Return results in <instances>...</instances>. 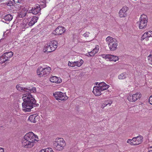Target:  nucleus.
I'll list each match as a JSON object with an SVG mask.
<instances>
[{"label":"nucleus","instance_id":"a211bd4d","mask_svg":"<svg viewBox=\"0 0 152 152\" xmlns=\"http://www.w3.org/2000/svg\"><path fill=\"white\" fill-rule=\"evenodd\" d=\"M39 119V116L36 114H33L30 115L28 118V120L31 122L36 123Z\"/></svg>","mask_w":152,"mask_h":152},{"label":"nucleus","instance_id":"f03ea898","mask_svg":"<svg viewBox=\"0 0 152 152\" xmlns=\"http://www.w3.org/2000/svg\"><path fill=\"white\" fill-rule=\"evenodd\" d=\"M51 71V68L48 66H40L37 68V73L39 77H46L50 73Z\"/></svg>","mask_w":152,"mask_h":152},{"label":"nucleus","instance_id":"e433bc0d","mask_svg":"<svg viewBox=\"0 0 152 152\" xmlns=\"http://www.w3.org/2000/svg\"><path fill=\"white\" fill-rule=\"evenodd\" d=\"M90 34V33L88 32H86L85 33H84L83 34V36L85 37H88L89 36V35Z\"/></svg>","mask_w":152,"mask_h":152},{"label":"nucleus","instance_id":"cd10ccee","mask_svg":"<svg viewBox=\"0 0 152 152\" xmlns=\"http://www.w3.org/2000/svg\"><path fill=\"white\" fill-rule=\"evenodd\" d=\"M12 18V16L10 14H8L5 16L4 18V19L6 21H10Z\"/></svg>","mask_w":152,"mask_h":152},{"label":"nucleus","instance_id":"49530a36","mask_svg":"<svg viewBox=\"0 0 152 152\" xmlns=\"http://www.w3.org/2000/svg\"><path fill=\"white\" fill-rule=\"evenodd\" d=\"M111 103H107V104H106V106H107V105H108L109 106H110L111 105Z\"/></svg>","mask_w":152,"mask_h":152},{"label":"nucleus","instance_id":"393cba45","mask_svg":"<svg viewBox=\"0 0 152 152\" xmlns=\"http://www.w3.org/2000/svg\"><path fill=\"white\" fill-rule=\"evenodd\" d=\"M29 20L28 19H24L23 21L22 26L23 27L27 28L30 26L29 24Z\"/></svg>","mask_w":152,"mask_h":152},{"label":"nucleus","instance_id":"a18cd8bd","mask_svg":"<svg viewBox=\"0 0 152 152\" xmlns=\"http://www.w3.org/2000/svg\"><path fill=\"white\" fill-rule=\"evenodd\" d=\"M99 152H104V151L103 149L100 150Z\"/></svg>","mask_w":152,"mask_h":152},{"label":"nucleus","instance_id":"f704fd0d","mask_svg":"<svg viewBox=\"0 0 152 152\" xmlns=\"http://www.w3.org/2000/svg\"><path fill=\"white\" fill-rule=\"evenodd\" d=\"M75 61L73 62H71L70 61H69V63H68V65L69 66L72 67H74L76 66L75 64Z\"/></svg>","mask_w":152,"mask_h":152},{"label":"nucleus","instance_id":"9d476101","mask_svg":"<svg viewBox=\"0 0 152 152\" xmlns=\"http://www.w3.org/2000/svg\"><path fill=\"white\" fill-rule=\"evenodd\" d=\"M66 31L65 27L62 26H58L54 30L52 34L55 35H60L64 33Z\"/></svg>","mask_w":152,"mask_h":152},{"label":"nucleus","instance_id":"5701e85b","mask_svg":"<svg viewBox=\"0 0 152 152\" xmlns=\"http://www.w3.org/2000/svg\"><path fill=\"white\" fill-rule=\"evenodd\" d=\"M16 88L18 90L21 92L24 91L26 93V91L28 90L27 88L21 86L20 85V84L17 85L16 86Z\"/></svg>","mask_w":152,"mask_h":152},{"label":"nucleus","instance_id":"a19ab883","mask_svg":"<svg viewBox=\"0 0 152 152\" xmlns=\"http://www.w3.org/2000/svg\"><path fill=\"white\" fill-rule=\"evenodd\" d=\"M148 34L149 35V37H152V31H148Z\"/></svg>","mask_w":152,"mask_h":152},{"label":"nucleus","instance_id":"b1692460","mask_svg":"<svg viewBox=\"0 0 152 152\" xmlns=\"http://www.w3.org/2000/svg\"><path fill=\"white\" fill-rule=\"evenodd\" d=\"M38 19V18L36 16L33 17L31 19V21L29 22V24L30 26L33 25L36 23Z\"/></svg>","mask_w":152,"mask_h":152},{"label":"nucleus","instance_id":"20e7f679","mask_svg":"<svg viewBox=\"0 0 152 152\" xmlns=\"http://www.w3.org/2000/svg\"><path fill=\"white\" fill-rule=\"evenodd\" d=\"M66 146V142L62 138H57L53 142V146L57 151L62 150Z\"/></svg>","mask_w":152,"mask_h":152},{"label":"nucleus","instance_id":"dca6fc26","mask_svg":"<svg viewBox=\"0 0 152 152\" xmlns=\"http://www.w3.org/2000/svg\"><path fill=\"white\" fill-rule=\"evenodd\" d=\"M101 91H102L101 88L99 86H95L93 88L92 92L95 96H99L101 95Z\"/></svg>","mask_w":152,"mask_h":152},{"label":"nucleus","instance_id":"72a5a7b5","mask_svg":"<svg viewBox=\"0 0 152 152\" xmlns=\"http://www.w3.org/2000/svg\"><path fill=\"white\" fill-rule=\"evenodd\" d=\"M147 58L149 63L152 65V54H150L148 56Z\"/></svg>","mask_w":152,"mask_h":152},{"label":"nucleus","instance_id":"423d86ee","mask_svg":"<svg viewBox=\"0 0 152 152\" xmlns=\"http://www.w3.org/2000/svg\"><path fill=\"white\" fill-rule=\"evenodd\" d=\"M148 18L147 16L145 14L141 15L139 21L137 22L139 27L140 29L145 28L147 26Z\"/></svg>","mask_w":152,"mask_h":152},{"label":"nucleus","instance_id":"2eb2a0df","mask_svg":"<svg viewBox=\"0 0 152 152\" xmlns=\"http://www.w3.org/2000/svg\"><path fill=\"white\" fill-rule=\"evenodd\" d=\"M28 10V7H27L22 8L20 12L18 15L19 17L20 18L24 17L26 15Z\"/></svg>","mask_w":152,"mask_h":152},{"label":"nucleus","instance_id":"2f4dec72","mask_svg":"<svg viewBox=\"0 0 152 152\" xmlns=\"http://www.w3.org/2000/svg\"><path fill=\"white\" fill-rule=\"evenodd\" d=\"M149 35L148 32H145L142 35L141 37V40H144L146 38L149 37Z\"/></svg>","mask_w":152,"mask_h":152},{"label":"nucleus","instance_id":"c85d7f7f","mask_svg":"<svg viewBox=\"0 0 152 152\" xmlns=\"http://www.w3.org/2000/svg\"><path fill=\"white\" fill-rule=\"evenodd\" d=\"M75 66L77 67L81 66L83 63V61L82 59L75 61Z\"/></svg>","mask_w":152,"mask_h":152},{"label":"nucleus","instance_id":"7c9ffc66","mask_svg":"<svg viewBox=\"0 0 152 152\" xmlns=\"http://www.w3.org/2000/svg\"><path fill=\"white\" fill-rule=\"evenodd\" d=\"M39 152H54L51 148H47L46 149L41 150Z\"/></svg>","mask_w":152,"mask_h":152},{"label":"nucleus","instance_id":"4468645a","mask_svg":"<svg viewBox=\"0 0 152 152\" xmlns=\"http://www.w3.org/2000/svg\"><path fill=\"white\" fill-rule=\"evenodd\" d=\"M41 8L39 5L36 4L35 6L32 7L31 9L28 12L29 13H32L33 14L36 15L40 12Z\"/></svg>","mask_w":152,"mask_h":152},{"label":"nucleus","instance_id":"a878e982","mask_svg":"<svg viewBox=\"0 0 152 152\" xmlns=\"http://www.w3.org/2000/svg\"><path fill=\"white\" fill-rule=\"evenodd\" d=\"M28 90L26 91V93H35L36 92V88L34 87H32V88H30L29 87L28 88H27Z\"/></svg>","mask_w":152,"mask_h":152},{"label":"nucleus","instance_id":"ea45409f","mask_svg":"<svg viewBox=\"0 0 152 152\" xmlns=\"http://www.w3.org/2000/svg\"><path fill=\"white\" fill-rule=\"evenodd\" d=\"M15 2V4L19 3H20L21 2L22 0H14Z\"/></svg>","mask_w":152,"mask_h":152},{"label":"nucleus","instance_id":"0eeeda50","mask_svg":"<svg viewBox=\"0 0 152 152\" xmlns=\"http://www.w3.org/2000/svg\"><path fill=\"white\" fill-rule=\"evenodd\" d=\"M142 139L143 137L142 136H139L134 137L132 139L128 140L127 142L132 145H136L140 144L142 141Z\"/></svg>","mask_w":152,"mask_h":152},{"label":"nucleus","instance_id":"f257e3e1","mask_svg":"<svg viewBox=\"0 0 152 152\" xmlns=\"http://www.w3.org/2000/svg\"><path fill=\"white\" fill-rule=\"evenodd\" d=\"M22 98L23 101L22 104L23 110L25 112L30 111L36 104L35 99L31 94L27 93L23 95Z\"/></svg>","mask_w":152,"mask_h":152},{"label":"nucleus","instance_id":"9b49d317","mask_svg":"<svg viewBox=\"0 0 152 152\" xmlns=\"http://www.w3.org/2000/svg\"><path fill=\"white\" fill-rule=\"evenodd\" d=\"M34 145L33 142L23 138L22 142V145L25 148H30Z\"/></svg>","mask_w":152,"mask_h":152},{"label":"nucleus","instance_id":"c03bdc74","mask_svg":"<svg viewBox=\"0 0 152 152\" xmlns=\"http://www.w3.org/2000/svg\"><path fill=\"white\" fill-rule=\"evenodd\" d=\"M2 55L4 57V58L5 59H7V61H8L9 60L7 58V56H5L6 55H5L4 53V54H2Z\"/></svg>","mask_w":152,"mask_h":152},{"label":"nucleus","instance_id":"37998d69","mask_svg":"<svg viewBox=\"0 0 152 152\" xmlns=\"http://www.w3.org/2000/svg\"><path fill=\"white\" fill-rule=\"evenodd\" d=\"M0 152H4V149L0 147Z\"/></svg>","mask_w":152,"mask_h":152},{"label":"nucleus","instance_id":"6e6552de","mask_svg":"<svg viewBox=\"0 0 152 152\" xmlns=\"http://www.w3.org/2000/svg\"><path fill=\"white\" fill-rule=\"evenodd\" d=\"M53 95L55 99L57 100H66L68 98L65 93L61 91L56 92L53 94Z\"/></svg>","mask_w":152,"mask_h":152},{"label":"nucleus","instance_id":"ddd939ff","mask_svg":"<svg viewBox=\"0 0 152 152\" xmlns=\"http://www.w3.org/2000/svg\"><path fill=\"white\" fill-rule=\"evenodd\" d=\"M129 8L126 6H124L121 9L119 13V16L120 18H125L127 15V12Z\"/></svg>","mask_w":152,"mask_h":152},{"label":"nucleus","instance_id":"f3484780","mask_svg":"<svg viewBox=\"0 0 152 152\" xmlns=\"http://www.w3.org/2000/svg\"><path fill=\"white\" fill-rule=\"evenodd\" d=\"M98 83L99 86L101 89L102 91L107 90L110 87V86L106 84L104 82H102L101 83L97 82L96 85H97Z\"/></svg>","mask_w":152,"mask_h":152},{"label":"nucleus","instance_id":"473e14b6","mask_svg":"<svg viewBox=\"0 0 152 152\" xmlns=\"http://www.w3.org/2000/svg\"><path fill=\"white\" fill-rule=\"evenodd\" d=\"M7 61V59L4 58L2 55L0 57V63L2 64Z\"/></svg>","mask_w":152,"mask_h":152},{"label":"nucleus","instance_id":"c9c22d12","mask_svg":"<svg viewBox=\"0 0 152 152\" xmlns=\"http://www.w3.org/2000/svg\"><path fill=\"white\" fill-rule=\"evenodd\" d=\"M14 0H10L7 4V5L9 6H11L13 5L15 2Z\"/></svg>","mask_w":152,"mask_h":152},{"label":"nucleus","instance_id":"58836bf2","mask_svg":"<svg viewBox=\"0 0 152 152\" xmlns=\"http://www.w3.org/2000/svg\"><path fill=\"white\" fill-rule=\"evenodd\" d=\"M149 102L152 105V95L151 96L149 97Z\"/></svg>","mask_w":152,"mask_h":152},{"label":"nucleus","instance_id":"39448f33","mask_svg":"<svg viewBox=\"0 0 152 152\" xmlns=\"http://www.w3.org/2000/svg\"><path fill=\"white\" fill-rule=\"evenodd\" d=\"M24 139L35 143L39 140L38 136L32 132L27 133L24 136Z\"/></svg>","mask_w":152,"mask_h":152},{"label":"nucleus","instance_id":"c756f323","mask_svg":"<svg viewBox=\"0 0 152 152\" xmlns=\"http://www.w3.org/2000/svg\"><path fill=\"white\" fill-rule=\"evenodd\" d=\"M4 54L6 55L5 56H7V58L9 59L10 58L12 57L13 54V53L12 52L10 51L6 52Z\"/></svg>","mask_w":152,"mask_h":152},{"label":"nucleus","instance_id":"1a4fd4ad","mask_svg":"<svg viewBox=\"0 0 152 152\" xmlns=\"http://www.w3.org/2000/svg\"><path fill=\"white\" fill-rule=\"evenodd\" d=\"M142 97V94L140 93L137 92L132 95H130L127 98L128 100L130 102H134L139 99Z\"/></svg>","mask_w":152,"mask_h":152},{"label":"nucleus","instance_id":"4c0bfd02","mask_svg":"<svg viewBox=\"0 0 152 152\" xmlns=\"http://www.w3.org/2000/svg\"><path fill=\"white\" fill-rule=\"evenodd\" d=\"M133 109L135 113H137L138 112V108L137 107H133Z\"/></svg>","mask_w":152,"mask_h":152},{"label":"nucleus","instance_id":"7ed1b4c3","mask_svg":"<svg viewBox=\"0 0 152 152\" xmlns=\"http://www.w3.org/2000/svg\"><path fill=\"white\" fill-rule=\"evenodd\" d=\"M105 40L110 50L114 51L117 49L118 44L116 39L109 36L106 38Z\"/></svg>","mask_w":152,"mask_h":152},{"label":"nucleus","instance_id":"4be33fe9","mask_svg":"<svg viewBox=\"0 0 152 152\" xmlns=\"http://www.w3.org/2000/svg\"><path fill=\"white\" fill-rule=\"evenodd\" d=\"M43 51L44 52H48L50 53L53 51L52 49L50 48V46L49 43L46 45L44 47Z\"/></svg>","mask_w":152,"mask_h":152},{"label":"nucleus","instance_id":"bb28decb","mask_svg":"<svg viewBox=\"0 0 152 152\" xmlns=\"http://www.w3.org/2000/svg\"><path fill=\"white\" fill-rule=\"evenodd\" d=\"M126 77V72H123L118 76V78L119 80H124L125 79Z\"/></svg>","mask_w":152,"mask_h":152},{"label":"nucleus","instance_id":"412c9836","mask_svg":"<svg viewBox=\"0 0 152 152\" xmlns=\"http://www.w3.org/2000/svg\"><path fill=\"white\" fill-rule=\"evenodd\" d=\"M50 46L53 51H54L57 47L58 42L56 41L53 40L49 43Z\"/></svg>","mask_w":152,"mask_h":152},{"label":"nucleus","instance_id":"79ce46f5","mask_svg":"<svg viewBox=\"0 0 152 152\" xmlns=\"http://www.w3.org/2000/svg\"><path fill=\"white\" fill-rule=\"evenodd\" d=\"M148 150V152H152V146L149 147Z\"/></svg>","mask_w":152,"mask_h":152},{"label":"nucleus","instance_id":"6ab92c4d","mask_svg":"<svg viewBox=\"0 0 152 152\" xmlns=\"http://www.w3.org/2000/svg\"><path fill=\"white\" fill-rule=\"evenodd\" d=\"M50 81L52 83H59L61 82V80L60 78H58L56 76H53L50 77Z\"/></svg>","mask_w":152,"mask_h":152},{"label":"nucleus","instance_id":"f8f14e48","mask_svg":"<svg viewBox=\"0 0 152 152\" xmlns=\"http://www.w3.org/2000/svg\"><path fill=\"white\" fill-rule=\"evenodd\" d=\"M101 56L106 59H108L110 61H116L119 59L118 56H114L113 55L102 54L101 55Z\"/></svg>","mask_w":152,"mask_h":152},{"label":"nucleus","instance_id":"aec40b11","mask_svg":"<svg viewBox=\"0 0 152 152\" xmlns=\"http://www.w3.org/2000/svg\"><path fill=\"white\" fill-rule=\"evenodd\" d=\"M99 48V46L96 45V46L95 48L91 51L88 53L87 55L88 56H92L97 53L98 52Z\"/></svg>","mask_w":152,"mask_h":152}]
</instances>
